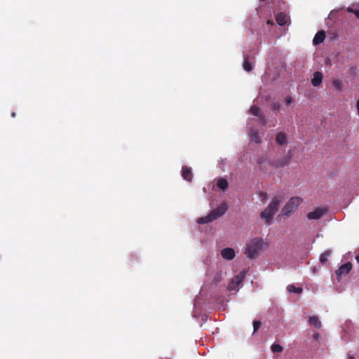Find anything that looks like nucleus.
I'll return each instance as SVG.
<instances>
[{"label": "nucleus", "instance_id": "f257e3e1", "mask_svg": "<svg viewBox=\"0 0 359 359\" xmlns=\"http://www.w3.org/2000/svg\"><path fill=\"white\" fill-rule=\"evenodd\" d=\"M249 114L256 117L255 119L250 118L248 123L250 141L256 144H259L261 143V137L259 136V130L254 127L253 121H257L261 126L268 125L269 127H274L276 126V121L274 119L273 121H268L264 115L260 111L259 108L255 105L250 107Z\"/></svg>", "mask_w": 359, "mask_h": 359}, {"label": "nucleus", "instance_id": "f03ea898", "mask_svg": "<svg viewBox=\"0 0 359 359\" xmlns=\"http://www.w3.org/2000/svg\"><path fill=\"white\" fill-rule=\"evenodd\" d=\"M268 247L269 243L266 240L259 237L253 238L246 243L244 253L248 258L253 259Z\"/></svg>", "mask_w": 359, "mask_h": 359}, {"label": "nucleus", "instance_id": "7ed1b4c3", "mask_svg": "<svg viewBox=\"0 0 359 359\" xmlns=\"http://www.w3.org/2000/svg\"><path fill=\"white\" fill-rule=\"evenodd\" d=\"M281 201V196L273 197L268 206L261 212L260 217L264 220L266 224H270L271 223L272 218L277 212Z\"/></svg>", "mask_w": 359, "mask_h": 359}, {"label": "nucleus", "instance_id": "20e7f679", "mask_svg": "<svg viewBox=\"0 0 359 359\" xmlns=\"http://www.w3.org/2000/svg\"><path fill=\"white\" fill-rule=\"evenodd\" d=\"M291 156L287 155L278 161L274 162L272 161L271 159L267 158L265 156H260L257 160V163L259 165L260 169L263 171L265 170L267 165H271L276 168H283L285 165H287L290 161Z\"/></svg>", "mask_w": 359, "mask_h": 359}, {"label": "nucleus", "instance_id": "39448f33", "mask_svg": "<svg viewBox=\"0 0 359 359\" xmlns=\"http://www.w3.org/2000/svg\"><path fill=\"white\" fill-rule=\"evenodd\" d=\"M280 76V68L278 66H270L262 76L263 83L268 84L275 81Z\"/></svg>", "mask_w": 359, "mask_h": 359}, {"label": "nucleus", "instance_id": "423d86ee", "mask_svg": "<svg viewBox=\"0 0 359 359\" xmlns=\"http://www.w3.org/2000/svg\"><path fill=\"white\" fill-rule=\"evenodd\" d=\"M302 199L299 197H292L284 205L282 209V215L285 216H290L294 212L297 207L302 203Z\"/></svg>", "mask_w": 359, "mask_h": 359}, {"label": "nucleus", "instance_id": "0eeeda50", "mask_svg": "<svg viewBox=\"0 0 359 359\" xmlns=\"http://www.w3.org/2000/svg\"><path fill=\"white\" fill-rule=\"evenodd\" d=\"M246 274L245 270H243L238 275L235 276L228 285V290L230 291H238L240 285L242 283Z\"/></svg>", "mask_w": 359, "mask_h": 359}, {"label": "nucleus", "instance_id": "6e6552de", "mask_svg": "<svg viewBox=\"0 0 359 359\" xmlns=\"http://www.w3.org/2000/svg\"><path fill=\"white\" fill-rule=\"evenodd\" d=\"M227 210V205L225 203H222L220 206L212 210L209 214L212 220H215L218 217L222 216Z\"/></svg>", "mask_w": 359, "mask_h": 359}, {"label": "nucleus", "instance_id": "1a4fd4ad", "mask_svg": "<svg viewBox=\"0 0 359 359\" xmlns=\"http://www.w3.org/2000/svg\"><path fill=\"white\" fill-rule=\"evenodd\" d=\"M255 54L252 55H243V67L245 72H250L252 70V62L255 60Z\"/></svg>", "mask_w": 359, "mask_h": 359}, {"label": "nucleus", "instance_id": "9d476101", "mask_svg": "<svg viewBox=\"0 0 359 359\" xmlns=\"http://www.w3.org/2000/svg\"><path fill=\"white\" fill-rule=\"evenodd\" d=\"M327 212V209L324 208H318L307 215L309 219H318Z\"/></svg>", "mask_w": 359, "mask_h": 359}, {"label": "nucleus", "instance_id": "9b49d317", "mask_svg": "<svg viewBox=\"0 0 359 359\" xmlns=\"http://www.w3.org/2000/svg\"><path fill=\"white\" fill-rule=\"evenodd\" d=\"M221 256L226 260H232L235 256V250L231 248H225L221 250Z\"/></svg>", "mask_w": 359, "mask_h": 359}, {"label": "nucleus", "instance_id": "f8f14e48", "mask_svg": "<svg viewBox=\"0 0 359 359\" xmlns=\"http://www.w3.org/2000/svg\"><path fill=\"white\" fill-rule=\"evenodd\" d=\"M352 269V265L351 263H346L345 264L341 265L338 270L336 271V274L338 278L341 277L342 276H345L349 273V271Z\"/></svg>", "mask_w": 359, "mask_h": 359}, {"label": "nucleus", "instance_id": "ddd939ff", "mask_svg": "<svg viewBox=\"0 0 359 359\" xmlns=\"http://www.w3.org/2000/svg\"><path fill=\"white\" fill-rule=\"evenodd\" d=\"M289 20V16L285 13L280 12L276 16L277 23L280 26H284L287 24Z\"/></svg>", "mask_w": 359, "mask_h": 359}, {"label": "nucleus", "instance_id": "4468645a", "mask_svg": "<svg viewBox=\"0 0 359 359\" xmlns=\"http://www.w3.org/2000/svg\"><path fill=\"white\" fill-rule=\"evenodd\" d=\"M325 39V33L324 31L318 32L313 39V43L314 45H318L323 42Z\"/></svg>", "mask_w": 359, "mask_h": 359}, {"label": "nucleus", "instance_id": "2eb2a0df", "mask_svg": "<svg viewBox=\"0 0 359 359\" xmlns=\"http://www.w3.org/2000/svg\"><path fill=\"white\" fill-rule=\"evenodd\" d=\"M323 80V74L320 72H316L313 74V77L311 79V83L313 86L317 87L321 83Z\"/></svg>", "mask_w": 359, "mask_h": 359}, {"label": "nucleus", "instance_id": "dca6fc26", "mask_svg": "<svg viewBox=\"0 0 359 359\" xmlns=\"http://www.w3.org/2000/svg\"><path fill=\"white\" fill-rule=\"evenodd\" d=\"M276 144L278 145H284L287 143V135L283 132H280L276 135Z\"/></svg>", "mask_w": 359, "mask_h": 359}, {"label": "nucleus", "instance_id": "f3484780", "mask_svg": "<svg viewBox=\"0 0 359 359\" xmlns=\"http://www.w3.org/2000/svg\"><path fill=\"white\" fill-rule=\"evenodd\" d=\"M182 175L185 180L191 181L192 177L191 168L186 166H183Z\"/></svg>", "mask_w": 359, "mask_h": 359}, {"label": "nucleus", "instance_id": "a211bd4d", "mask_svg": "<svg viewBox=\"0 0 359 359\" xmlns=\"http://www.w3.org/2000/svg\"><path fill=\"white\" fill-rule=\"evenodd\" d=\"M309 324L312 326H313L316 328H320L321 327V322L319 320L318 317L316 316H311L309 319Z\"/></svg>", "mask_w": 359, "mask_h": 359}, {"label": "nucleus", "instance_id": "6ab92c4d", "mask_svg": "<svg viewBox=\"0 0 359 359\" xmlns=\"http://www.w3.org/2000/svg\"><path fill=\"white\" fill-rule=\"evenodd\" d=\"M217 186L220 189L224 191L228 187V182L226 179L220 177L217 180Z\"/></svg>", "mask_w": 359, "mask_h": 359}, {"label": "nucleus", "instance_id": "aec40b11", "mask_svg": "<svg viewBox=\"0 0 359 359\" xmlns=\"http://www.w3.org/2000/svg\"><path fill=\"white\" fill-rule=\"evenodd\" d=\"M331 254L332 251L330 250H327L324 253L321 254L320 257V262L323 264H325Z\"/></svg>", "mask_w": 359, "mask_h": 359}, {"label": "nucleus", "instance_id": "412c9836", "mask_svg": "<svg viewBox=\"0 0 359 359\" xmlns=\"http://www.w3.org/2000/svg\"><path fill=\"white\" fill-rule=\"evenodd\" d=\"M212 221V220L209 214L208 215H206L205 217H201L197 219V222L199 224H207V223L211 222Z\"/></svg>", "mask_w": 359, "mask_h": 359}, {"label": "nucleus", "instance_id": "4be33fe9", "mask_svg": "<svg viewBox=\"0 0 359 359\" xmlns=\"http://www.w3.org/2000/svg\"><path fill=\"white\" fill-rule=\"evenodd\" d=\"M287 290L289 292H294L297 294H300L302 292V289L301 287H296L294 285H287Z\"/></svg>", "mask_w": 359, "mask_h": 359}, {"label": "nucleus", "instance_id": "5701e85b", "mask_svg": "<svg viewBox=\"0 0 359 359\" xmlns=\"http://www.w3.org/2000/svg\"><path fill=\"white\" fill-rule=\"evenodd\" d=\"M223 279V275L221 271L217 272L214 276L212 283L215 285H217Z\"/></svg>", "mask_w": 359, "mask_h": 359}, {"label": "nucleus", "instance_id": "b1692460", "mask_svg": "<svg viewBox=\"0 0 359 359\" xmlns=\"http://www.w3.org/2000/svg\"><path fill=\"white\" fill-rule=\"evenodd\" d=\"M271 351L273 353H280V352H281L283 351V347L280 345H279V344H273L271 346Z\"/></svg>", "mask_w": 359, "mask_h": 359}, {"label": "nucleus", "instance_id": "393cba45", "mask_svg": "<svg viewBox=\"0 0 359 359\" xmlns=\"http://www.w3.org/2000/svg\"><path fill=\"white\" fill-rule=\"evenodd\" d=\"M332 83L334 87L337 90H340L342 88V81L341 80H334Z\"/></svg>", "mask_w": 359, "mask_h": 359}, {"label": "nucleus", "instance_id": "a878e982", "mask_svg": "<svg viewBox=\"0 0 359 359\" xmlns=\"http://www.w3.org/2000/svg\"><path fill=\"white\" fill-rule=\"evenodd\" d=\"M259 198L261 199V201H262V203H266V200H267V194L265 193V192H260L259 193Z\"/></svg>", "mask_w": 359, "mask_h": 359}, {"label": "nucleus", "instance_id": "bb28decb", "mask_svg": "<svg viewBox=\"0 0 359 359\" xmlns=\"http://www.w3.org/2000/svg\"><path fill=\"white\" fill-rule=\"evenodd\" d=\"M261 325V323L259 321H254L253 322V329H254V332H255L260 327Z\"/></svg>", "mask_w": 359, "mask_h": 359}, {"label": "nucleus", "instance_id": "cd10ccee", "mask_svg": "<svg viewBox=\"0 0 359 359\" xmlns=\"http://www.w3.org/2000/svg\"><path fill=\"white\" fill-rule=\"evenodd\" d=\"M194 309L196 311L198 309V308L199 307V298L197 297L194 300Z\"/></svg>", "mask_w": 359, "mask_h": 359}, {"label": "nucleus", "instance_id": "c85d7f7f", "mask_svg": "<svg viewBox=\"0 0 359 359\" xmlns=\"http://www.w3.org/2000/svg\"><path fill=\"white\" fill-rule=\"evenodd\" d=\"M346 10H347V12L351 13H354L355 15V11H357V10H355L351 7H348Z\"/></svg>", "mask_w": 359, "mask_h": 359}, {"label": "nucleus", "instance_id": "c756f323", "mask_svg": "<svg viewBox=\"0 0 359 359\" xmlns=\"http://www.w3.org/2000/svg\"><path fill=\"white\" fill-rule=\"evenodd\" d=\"M292 102H293V100H292V97H287V98H286V100H285V104H286L287 105H289V104H291Z\"/></svg>", "mask_w": 359, "mask_h": 359}, {"label": "nucleus", "instance_id": "7c9ffc66", "mask_svg": "<svg viewBox=\"0 0 359 359\" xmlns=\"http://www.w3.org/2000/svg\"><path fill=\"white\" fill-rule=\"evenodd\" d=\"M279 109H280V104H279L276 103V104H273V110H279Z\"/></svg>", "mask_w": 359, "mask_h": 359}, {"label": "nucleus", "instance_id": "2f4dec72", "mask_svg": "<svg viewBox=\"0 0 359 359\" xmlns=\"http://www.w3.org/2000/svg\"><path fill=\"white\" fill-rule=\"evenodd\" d=\"M356 108H357V111H358V114L359 116V100L356 102Z\"/></svg>", "mask_w": 359, "mask_h": 359}, {"label": "nucleus", "instance_id": "473e14b6", "mask_svg": "<svg viewBox=\"0 0 359 359\" xmlns=\"http://www.w3.org/2000/svg\"><path fill=\"white\" fill-rule=\"evenodd\" d=\"M267 24H268V25H273V21H271V20H268V21H267Z\"/></svg>", "mask_w": 359, "mask_h": 359}, {"label": "nucleus", "instance_id": "72a5a7b5", "mask_svg": "<svg viewBox=\"0 0 359 359\" xmlns=\"http://www.w3.org/2000/svg\"><path fill=\"white\" fill-rule=\"evenodd\" d=\"M355 16L359 18V10H357V11H355Z\"/></svg>", "mask_w": 359, "mask_h": 359}, {"label": "nucleus", "instance_id": "f704fd0d", "mask_svg": "<svg viewBox=\"0 0 359 359\" xmlns=\"http://www.w3.org/2000/svg\"><path fill=\"white\" fill-rule=\"evenodd\" d=\"M318 337H319V334H316L314 335V339H318Z\"/></svg>", "mask_w": 359, "mask_h": 359}, {"label": "nucleus", "instance_id": "c9c22d12", "mask_svg": "<svg viewBox=\"0 0 359 359\" xmlns=\"http://www.w3.org/2000/svg\"><path fill=\"white\" fill-rule=\"evenodd\" d=\"M355 259L357 260L358 262H359V255L355 257Z\"/></svg>", "mask_w": 359, "mask_h": 359}, {"label": "nucleus", "instance_id": "e433bc0d", "mask_svg": "<svg viewBox=\"0 0 359 359\" xmlns=\"http://www.w3.org/2000/svg\"><path fill=\"white\" fill-rule=\"evenodd\" d=\"M12 116L13 117H15V114L14 112L12 113Z\"/></svg>", "mask_w": 359, "mask_h": 359}, {"label": "nucleus", "instance_id": "4c0bfd02", "mask_svg": "<svg viewBox=\"0 0 359 359\" xmlns=\"http://www.w3.org/2000/svg\"><path fill=\"white\" fill-rule=\"evenodd\" d=\"M349 359H354V358L351 355H349Z\"/></svg>", "mask_w": 359, "mask_h": 359}]
</instances>
